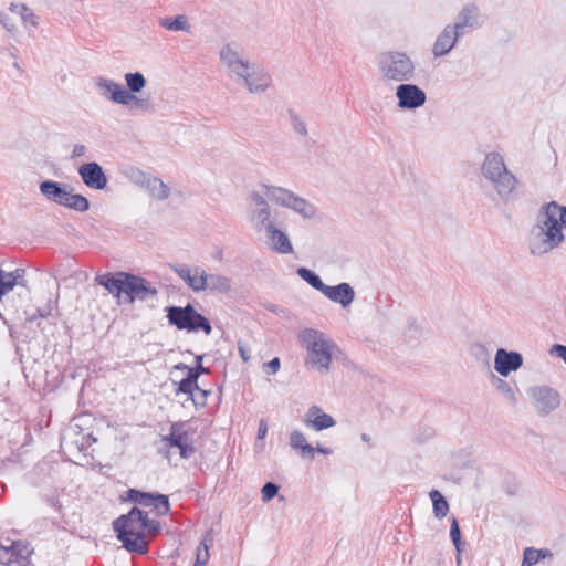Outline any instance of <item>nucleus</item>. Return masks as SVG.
Here are the masks:
<instances>
[{
    "label": "nucleus",
    "mask_w": 566,
    "mask_h": 566,
    "mask_svg": "<svg viewBox=\"0 0 566 566\" xmlns=\"http://www.w3.org/2000/svg\"><path fill=\"white\" fill-rule=\"evenodd\" d=\"M122 101L119 104L129 106L130 108H138V109H148L149 108V99L148 98H140L136 96L135 94H132L126 90L124 96H120Z\"/></svg>",
    "instance_id": "38"
},
{
    "label": "nucleus",
    "mask_w": 566,
    "mask_h": 566,
    "mask_svg": "<svg viewBox=\"0 0 566 566\" xmlns=\"http://www.w3.org/2000/svg\"><path fill=\"white\" fill-rule=\"evenodd\" d=\"M95 281L117 297H120V294L124 293L126 277L120 275V272L116 276L111 274L97 275Z\"/></svg>",
    "instance_id": "23"
},
{
    "label": "nucleus",
    "mask_w": 566,
    "mask_h": 566,
    "mask_svg": "<svg viewBox=\"0 0 566 566\" xmlns=\"http://www.w3.org/2000/svg\"><path fill=\"white\" fill-rule=\"evenodd\" d=\"M268 239L271 243V248L281 254L292 253L293 247L289 237L281 230L276 229L275 226L266 230Z\"/></svg>",
    "instance_id": "22"
},
{
    "label": "nucleus",
    "mask_w": 566,
    "mask_h": 566,
    "mask_svg": "<svg viewBox=\"0 0 566 566\" xmlns=\"http://www.w3.org/2000/svg\"><path fill=\"white\" fill-rule=\"evenodd\" d=\"M0 23L8 32L12 34L17 31L15 22L8 13L2 11H0Z\"/></svg>",
    "instance_id": "51"
},
{
    "label": "nucleus",
    "mask_w": 566,
    "mask_h": 566,
    "mask_svg": "<svg viewBox=\"0 0 566 566\" xmlns=\"http://www.w3.org/2000/svg\"><path fill=\"white\" fill-rule=\"evenodd\" d=\"M482 175L494 187L497 195L507 199L517 185L516 177L507 169L503 157L499 153H490L482 165Z\"/></svg>",
    "instance_id": "3"
},
{
    "label": "nucleus",
    "mask_w": 566,
    "mask_h": 566,
    "mask_svg": "<svg viewBox=\"0 0 566 566\" xmlns=\"http://www.w3.org/2000/svg\"><path fill=\"white\" fill-rule=\"evenodd\" d=\"M10 10L21 17V20L25 24V27L36 28L38 17L34 14V12L28 8L25 4H11Z\"/></svg>",
    "instance_id": "35"
},
{
    "label": "nucleus",
    "mask_w": 566,
    "mask_h": 566,
    "mask_svg": "<svg viewBox=\"0 0 566 566\" xmlns=\"http://www.w3.org/2000/svg\"><path fill=\"white\" fill-rule=\"evenodd\" d=\"M51 315V306L48 305L46 307H43V308H38L36 312L30 316H28L27 321L28 322H33L34 319L36 318H46Z\"/></svg>",
    "instance_id": "53"
},
{
    "label": "nucleus",
    "mask_w": 566,
    "mask_h": 566,
    "mask_svg": "<svg viewBox=\"0 0 566 566\" xmlns=\"http://www.w3.org/2000/svg\"><path fill=\"white\" fill-rule=\"evenodd\" d=\"M95 83L102 96L112 99L114 103H120L122 97L119 96H124L126 92V88H124L122 84L105 77H97Z\"/></svg>",
    "instance_id": "21"
},
{
    "label": "nucleus",
    "mask_w": 566,
    "mask_h": 566,
    "mask_svg": "<svg viewBox=\"0 0 566 566\" xmlns=\"http://www.w3.org/2000/svg\"><path fill=\"white\" fill-rule=\"evenodd\" d=\"M207 272L200 266H192L191 290L196 293L207 291Z\"/></svg>",
    "instance_id": "39"
},
{
    "label": "nucleus",
    "mask_w": 566,
    "mask_h": 566,
    "mask_svg": "<svg viewBox=\"0 0 566 566\" xmlns=\"http://www.w3.org/2000/svg\"><path fill=\"white\" fill-rule=\"evenodd\" d=\"M549 213L555 214V221L560 224V229L566 228V207H562L555 201L544 205Z\"/></svg>",
    "instance_id": "41"
},
{
    "label": "nucleus",
    "mask_w": 566,
    "mask_h": 566,
    "mask_svg": "<svg viewBox=\"0 0 566 566\" xmlns=\"http://www.w3.org/2000/svg\"><path fill=\"white\" fill-rule=\"evenodd\" d=\"M279 490L280 488L277 484L273 482H266L261 490L262 500L264 502L272 500L279 493Z\"/></svg>",
    "instance_id": "49"
},
{
    "label": "nucleus",
    "mask_w": 566,
    "mask_h": 566,
    "mask_svg": "<svg viewBox=\"0 0 566 566\" xmlns=\"http://www.w3.org/2000/svg\"><path fill=\"white\" fill-rule=\"evenodd\" d=\"M476 7L474 4L465 6L459 13L455 23L452 25L460 34L467 27H473L476 22Z\"/></svg>",
    "instance_id": "27"
},
{
    "label": "nucleus",
    "mask_w": 566,
    "mask_h": 566,
    "mask_svg": "<svg viewBox=\"0 0 566 566\" xmlns=\"http://www.w3.org/2000/svg\"><path fill=\"white\" fill-rule=\"evenodd\" d=\"M501 391L505 392V394H511L513 395V391H512V388L511 386L504 381V380H499V387H497Z\"/></svg>",
    "instance_id": "59"
},
{
    "label": "nucleus",
    "mask_w": 566,
    "mask_h": 566,
    "mask_svg": "<svg viewBox=\"0 0 566 566\" xmlns=\"http://www.w3.org/2000/svg\"><path fill=\"white\" fill-rule=\"evenodd\" d=\"M531 397L538 413L547 416L560 405L559 392L547 386H539L531 389Z\"/></svg>",
    "instance_id": "11"
},
{
    "label": "nucleus",
    "mask_w": 566,
    "mask_h": 566,
    "mask_svg": "<svg viewBox=\"0 0 566 566\" xmlns=\"http://www.w3.org/2000/svg\"><path fill=\"white\" fill-rule=\"evenodd\" d=\"M86 153V147L82 144H77L73 147L72 156L73 157H82Z\"/></svg>",
    "instance_id": "58"
},
{
    "label": "nucleus",
    "mask_w": 566,
    "mask_h": 566,
    "mask_svg": "<svg viewBox=\"0 0 566 566\" xmlns=\"http://www.w3.org/2000/svg\"><path fill=\"white\" fill-rule=\"evenodd\" d=\"M196 363H197V365L198 364H202V356L201 355L196 356Z\"/></svg>",
    "instance_id": "64"
},
{
    "label": "nucleus",
    "mask_w": 566,
    "mask_h": 566,
    "mask_svg": "<svg viewBox=\"0 0 566 566\" xmlns=\"http://www.w3.org/2000/svg\"><path fill=\"white\" fill-rule=\"evenodd\" d=\"M429 496L433 504L434 516L440 520L447 516L449 512V504L444 496L438 490H432L429 493Z\"/></svg>",
    "instance_id": "36"
},
{
    "label": "nucleus",
    "mask_w": 566,
    "mask_h": 566,
    "mask_svg": "<svg viewBox=\"0 0 566 566\" xmlns=\"http://www.w3.org/2000/svg\"><path fill=\"white\" fill-rule=\"evenodd\" d=\"M178 370H187V376L185 377L188 380H191L193 382V386L198 385V379L200 377L199 373L195 370L193 367H188L184 363H179L175 366Z\"/></svg>",
    "instance_id": "50"
},
{
    "label": "nucleus",
    "mask_w": 566,
    "mask_h": 566,
    "mask_svg": "<svg viewBox=\"0 0 566 566\" xmlns=\"http://www.w3.org/2000/svg\"><path fill=\"white\" fill-rule=\"evenodd\" d=\"M361 439L366 442H368L370 440V437L367 434V433H363L361 434Z\"/></svg>",
    "instance_id": "63"
},
{
    "label": "nucleus",
    "mask_w": 566,
    "mask_h": 566,
    "mask_svg": "<svg viewBox=\"0 0 566 566\" xmlns=\"http://www.w3.org/2000/svg\"><path fill=\"white\" fill-rule=\"evenodd\" d=\"M322 294L343 307L349 306L355 298V291L349 283H340L336 286L326 285Z\"/></svg>",
    "instance_id": "17"
},
{
    "label": "nucleus",
    "mask_w": 566,
    "mask_h": 566,
    "mask_svg": "<svg viewBox=\"0 0 566 566\" xmlns=\"http://www.w3.org/2000/svg\"><path fill=\"white\" fill-rule=\"evenodd\" d=\"M289 209H292L304 218H313L316 213V209L312 203L296 195H294Z\"/></svg>",
    "instance_id": "32"
},
{
    "label": "nucleus",
    "mask_w": 566,
    "mask_h": 566,
    "mask_svg": "<svg viewBox=\"0 0 566 566\" xmlns=\"http://www.w3.org/2000/svg\"><path fill=\"white\" fill-rule=\"evenodd\" d=\"M126 176L130 179V181L144 188L147 184V180L150 178V175L136 167H130L127 170Z\"/></svg>",
    "instance_id": "44"
},
{
    "label": "nucleus",
    "mask_w": 566,
    "mask_h": 566,
    "mask_svg": "<svg viewBox=\"0 0 566 566\" xmlns=\"http://www.w3.org/2000/svg\"><path fill=\"white\" fill-rule=\"evenodd\" d=\"M304 423L316 431H322L334 427L336 421L332 416L325 413L318 406L314 405L308 408Z\"/></svg>",
    "instance_id": "19"
},
{
    "label": "nucleus",
    "mask_w": 566,
    "mask_h": 566,
    "mask_svg": "<svg viewBox=\"0 0 566 566\" xmlns=\"http://www.w3.org/2000/svg\"><path fill=\"white\" fill-rule=\"evenodd\" d=\"M120 275L126 277L124 294L129 303H133L135 300L147 301L157 296V289L146 279L126 272H120Z\"/></svg>",
    "instance_id": "8"
},
{
    "label": "nucleus",
    "mask_w": 566,
    "mask_h": 566,
    "mask_svg": "<svg viewBox=\"0 0 566 566\" xmlns=\"http://www.w3.org/2000/svg\"><path fill=\"white\" fill-rule=\"evenodd\" d=\"M69 185L54 180H44L40 184L41 193L50 201L62 206L69 195Z\"/></svg>",
    "instance_id": "20"
},
{
    "label": "nucleus",
    "mask_w": 566,
    "mask_h": 566,
    "mask_svg": "<svg viewBox=\"0 0 566 566\" xmlns=\"http://www.w3.org/2000/svg\"><path fill=\"white\" fill-rule=\"evenodd\" d=\"M560 224L555 221V214L549 213L543 206L537 214L536 224L530 237V250L534 255L546 254L564 241Z\"/></svg>",
    "instance_id": "1"
},
{
    "label": "nucleus",
    "mask_w": 566,
    "mask_h": 566,
    "mask_svg": "<svg viewBox=\"0 0 566 566\" xmlns=\"http://www.w3.org/2000/svg\"><path fill=\"white\" fill-rule=\"evenodd\" d=\"M239 353L243 361H248L250 359V352L243 346H239Z\"/></svg>",
    "instance_id": "60"
},
{
    "label": "nucleus",
    "mask_w": 566,
    "mask_h": 566,
    "mask_svg": "<svg viewBox=\"0 0 566 566\" xmlns=\"http://www.w3.org/2000/svg\"><path fill=\"white\" fill-rule=\"evenodd\" d=\"M398 106L402 109H415L424 105L427 96L423 90L415 84L401 83L396 91Z\"/></svg>",
    "instance_id": "13"
},
{
    "label": "nucleus",
    "mask_w": 566,
    "mask_h": 566,
    "mask_svg": "<svg viewBox=\"0 0 566 566\" xmlns=\"http://www.w3.org/2000/svg\"><path fill=\"white\" fill-rule=\"evenodd\" d=\"M281 361L279 357H274L272 360H270L266 364V367L269 368V374H276L280 369Z\"/></svg>",
    "instance_id": "55"
},
{
    "label": "nucleus",
    "mask_w": 566,
    "mask_h": 566,
    "mask_svg": "<svg viewBox=\"0 0 566 566\" xmlns=\"http://www.w3.org/2000/svg\"><path fill=\"white\" fill-rule=\"evenodd\" d=\"M315 451L319 452V453H323V454H331L332 453V450L328 449V448H325V447H322V446H317L316 448H314Z\"/></svg>",
    "instance_id": "62"
},
{
    "label": "nucleus",
    "mask_w": 566,
    "mask_h": 566,
    "mask_svg": "<svg viewBox=\"0 0 566 566\" xmlns=\"http://www.w3.org/2000/svg\"><path fill=\"white\" fill-rule=\"evenodd\" d=\"M24 275H25V270L21 269V268H18L11 272H6L7 280H8V282H10V286L12 290L17 285L28 287Z\"/></svg>",
    "instance_id": "43"
},
{
    "label": "nucleus",
    "mask_w": 566,
    "mask_h": 566,
    "mask_svg": "<svg viewBox=\"0 0 566 566\" xmlns=\"http://www.w3.org/2000/svg\"><path fill=\"white\" fill-rule=\"evenodd\" d=\"M220 61L237 82L252 69L253 64L233 45L226 44L220 51Z\"/></svg>",
    "instance_id": "7"
},
{
    "label": "nucleus",
    "mask_w": 566,
    "mask_h": 566,
    "mask_svg": "<svg viewBox=\"0 0 566 566\" xmlns=\"http://www.w3.org/2000/svg\"><path fill=\"white\" fill-rule=\"evenodd\" d=\"M128 92L132 94L139 93L146 85V80L140 72L127 73L125 75Z\"/></svg>",
    "instance_id": "40"
},
{
    "label": "nucleus",
    "mask_w": 566,
    "mask_h": 566,
    "mask_svg": "<svg viewBox=\"0 0 566 566\" xmlns=\"http://www.w3.org/2000/svg\"><path fill=\"white\" fill-rule=\"evenodd\" d=\"M553 353H555L558 357H560L566 364V346L556 344L553 346Z\"/></svg>",
    "instance_id": "56"
},
{
    "label": "nucleus",
    "mask_w": 566,
    "mask_h": 566,
    "mask_svg": "<svg viewBox=\"0 0 566 566\" xmlns=\"http://www.w3.org/2000/svg\"><path fill=\"white\" fill-rule=\"evenodd\" d=\"M62 206L78 212H85L90 209V201L83 195L70 191Z\"/></svg>",
    "instance_id": "34"
},
{
    "label": "nucleus",
    "mask_w": 566,
    "mask_h": 566,
    "mask_svg": "<svg viewBox=\"0 0 566 566\" xmlns=\"http://www.w3.org/2000/svg\"><path fill=\"white\" fill-rule=\"evenodd\" d=\"M377 66L386 82H408L415 76V63L403 52L387 51L378 55Z\"/></svg>",
    "instance_id": "4"
},
{
    "label": "nucleus",
    "mask_w": 566,
    "mask_h": 566,
    "mask_svg": "<svg viewBox=\"0 0 566 566\" xmlns=\"http://www.w3.org/2000/svg\"><path fill=\"white\" fill-rule=\"evenodd\" d=\"M144 518L145 512L135 506L127 514L120 515L113 522L117 538L129 553L140 555L148 553V542L142 525Z\"/></svg>",
    "instance_id": "2"
},
{
    "label": "nucleus",
    "mask_w": 566,
    "mask_h": 566,
    "mask_svg": "<svg viewBox=\"0 0 566 566\" xmlns=\"http://www.w3.org/2000/svg\"><path fill=\"white\" fill-rule=\"evenodd\" d=\"M252 94L265 92L272 84L271 75L263 69L252 66L240 80Z\"/></svg>",
    "instance_id": "14"
},
{
    "label": "nucleus",
    "mask_w": 566,
    "mask_h": 566,
    "mask_svg": "<svg viewBox=\"0 0 566 566\" xmlns=\"http://www.w3.org/2000/svg\"><path fill=\"white\" fill-rule=\"evenodd\" d=\"M159 25L170 31H189L190 24L188 18L184 14H179L176 18H160Z\"/></svg>",
    "instance_id": "33"
},
{
    "label": "nucleus",
    "mask_w": 566,
    "mask_h": 566,
    "mask_svg": "<svg viewBox=\"0 0 566 566\" xmlns=\"http://www.w3.org/2000/svg\"><path fill=\"white\" fill-rule=\"evenodd\" d=\"M193 368H195L196 371L199 373V375L208 374L209 373V368L203 367L202 364H198Z\"/></svg>",
    "instance_id": "61"
},
{
    "label": "nucleus",
    "mask_w": 566,
    "mask_h": 566,
    "mask_svg": "<svg viewBox=\"0 0 566 566\" xmlns=\"http://www.w3.org/2000/svg\"><path fill=\"white\" fill-rule=\"evenodd\" d=\"M450 537L452 539V543H453L457 552L460 554L462 552L461 531H460L458 520L454 516L452 517V521H451Z\"/></svg>",
    "instance_id": "48"
},
{
    "label": "nucleus",
    "mask_w": 566,
    "mask_h": 566,
    "mask_svg": "<svg viewBox=\"0 0 566 566\" xmlns=\"http://www.w3.org/2000/svg\"><path fill=\"white\" fill-rule=\"evenodd\" d=\"M178 449H179L180 457L184 459H189L196 452L195 447L191 443H189L188 441H185L181 444V447H179Z\"/></svg>",
    "instance_id": "52"
},
{
    "label": "nucleus",
    "mask_w": 566,
    "mask_h": 566,
    "mask_svg": "<svg viewBox=\"0 0 566 566\" xmlns=\"http://www.w3.org/2000/svg\"><path fill=\"white\" fill-rule=\"evenodd\" d=\"M250 199L252 202V206L249 211V219L252 222L254 229L258 232H261L263 230H269L271 227H273V222L270 220L271 217V210L270 207L264 199V197L253 191L250 193Z\"/></svg>",
    "instance_id": "9"
},
{
    "label": "nucleus",
    "mask_w": 566,
    "mask_h": 566,
    "mask_svg": "<svg viewBox=\"0 0 566 566\" xmlns=\"http://www.w3.org/2000/svg\"><path fill=\"white\" fill-rule=\"evenodd\" d=\"M523 365V357L517 352L497 349L494 359V368L501 376H509L511 371L517 370Z\"/></svg>",
    "instance_id": "16"
},
{
    "label": "nucleus",
    "mask_w": 566,
    "mask_h": 566,
    "mask_svg": "<svg viewBox=\"0 0 566 566\" xmlns=\"http://www.w3.org/2000/svg\"><path fill=\"white\" fill-rule=\"evenodd\" d=\"M171 269L191 290L192 266L177 264L172 265Z\"/></svg>",
    "instance_id": "47"
},
{
    "label": "nucleus",
    "mask_w": 566,
    "mask_h": 566,
    "mask_svg": "<svg viewBox=\"0 0 566 566\" xmlns=\"http://www.w3.org/2000/svg\"><path fill=\"white\" fill-rule=\"evenodd\" d=\"M166 312L169 325L180 331L189 333L202 331L206 335H210L212 332L210 321L198 313L190 303L186 306H168Z\"/></svg>",
    "instance_id": "5"
},
{
    "label": "nucleus",
    "mask_w": 566,
    "mask_h": 566,
    "mask_svg": "<svg viewBox=\"0 0 566 566\" xmlns=\"http://www.w3.org/2000/svg\"><path fill=\"white\" fill-rule=\"evenodd\" d=\"M262 187L265 189V196L271 201H273L282 207H285V208H289V206L295 195L291 190H287L285 188H281V187L268 186V185H263Z\"/></svg>",
    "instance_id": "25"
},
{
    "label": "nucleus",
    "mask_w": 566,
    "mask_h": 566,
    "mask_svg": "<svg viewBox=\"0 0 566 566\" xmlns=\"http://www.w3.org/2000/svg\"><path fill=\"white\" fill-rule=\"evenodd\" d=\"M297 274L301 279H303L306 283H308L313 289L323 293L326 284L321 280V277L314 273L313 271L306 268H298Z\"/></svg>",
    "instance_id": "37"
},
{
    "label": "nucleus",
    "mask_w": 566,
    "mask_h": 566,
    "mask_svg": "<svg viewBox=\"0 0 566 566\" xmlns=\"http://www.w3.org/2000/svg\"><path fill=\"white\" fill-rule=\"evenodd\" d=\"M195 392H197V396H195L197 399V403L195 405L203 407L206 405V400L210 391L200 388V390H195Z\"/></svg>",
    "instance_id": "54"
},
{
    "label": "nucleus",
    "mask_w": 566,
    "mask_h": 566,
    "mask_svg": "<svg viewBox=\"0 0 566 566\" xmlns=\"http://www.w3.org/2000/svg\"><path fill=\"white\" fill-rule=\"evenodd\" d=\"M78 175L83 182L92 189L102 190L107 185V177L102 166L95 161L83 164L78 168Z\"/></svg>",
    "instance_id": "15"
},
{
    "label": "nucleus",
    "mask_w": 566,
    "mask_h": 566,
    "mask_svg": "<svg viewBox=\"0 0 566 566\" xmlns=\"http://www.w3.org/2000/svg\"><path fill=\"white\" fill-rule=\"evenodd\" d=\"M213 542L212 532L208 531L196 549V560L193 566H206L209 560V546Z\"/></svg>",
    "instance_id": "30"
},
{
    "label": "nucleus",
    "mask_w": 566,
    "mask_h": 566,
    "mask_svg": "<svg viewBox=\"0 0 566 566\" xmlns=\"http://www.w3.org/2000/svg\"><path fill=\"white\" fill-rule=\"evenodd\" d=\"M553 558V553L548 548L536 549L527 547L524 551L522 566H534L541 559Z\"/></svg>",
    "instance_id": "31"
},
{
    "label": "nucleus",
    "mask_w": 566,
    "mask_h": 566,
    "mask_svg": "<svg viewBox=\"0 0 566 566\" xmlns=\"http://www.w3.org/2000/svg\"><path fill=\"white\" fill-rule=\"evenodd\" d=\"M145 189H147L149 195L157 200H165L170 195L169 187L160 178L153 176L147 180Z\"/></svg>",
    "instance_id": "29"
},
{
    "label": "nucleus",
    "mask_w": 566,
    "mask_h": 566,
    "mask_svg": "<svg viewBox=\"0 0 566 566\" xmlns=\"http://www.w3.org/2000/svg\"><path fill=\"white\" fill-rule=\"evenodd\" d=\"M206 284L207 291L212 293L228 294L232 289L231 279L218 273H207Z\"/></svg>",
    "instance_id": "24"
},
{
    "label": "nucleus",
    "mask_w": 566,
    "mask_h": 566,
    "mask_svg": "<svg viewBox=\"0 0 566 566\" xmlns=\"http://www.w3.org/2000/svg\"><path fill=\"white\" fill-rule=\"evenodd\" d=\"M143 525V532L148 534L151 537H155L158 535L161 531L160 522L157 520H150L148 518V513L145 512V518L142 522Z\"/></svg>",
    "instance_id": "46"
},
{
    "label": "nucleus",
    "mask_w": 566,
    "mask_h": 566,
    "mask_svg": "<svg viewBox=\"0 0 566 566\" xmlns=\"http://www.w3.org/2000/svg\"><path fill=\"white\" fill-rule=\"evenodd\" d=\"M195 390H200L199 385L193 386V382L191 380L184 378L179 381L176 392L188 395L189 399H191L193 403H197Z\"/></svg>",
    "instance_id": "45"
},
{
    "label": "nucleus",
    "mask_w": 566,
    "mask_h": 566,
    "mask_svg": "<svg viewBox=\"0 0 566 566\" xmlns=\"http://www.w3.org/2000/svg\"><path fill=\"white\" fill-rule=\"evenodd\" d=\"M290 446L295 449L300 450V454L303 458H314L315 449L307 443L306 438L304 433L300 430H293L290 434Z\"/></svg>",
    "instance_id": "26"
},
{
    "label": "nucleus",
    "mask_w": 566,
    "mask_h": 566,
    "mask_svg": "<svg viewBox=\"0 0 566 566\" xmlns=\"http://www.w3.org/2000/svg\"><path fill=\"white\" fill-rule=\"evenodd\" d=\"M289 117L294 132L302 137H306L308 134L307 126L301 116L293 109H289Z\"/></svg>",
    "instance_id": "42"
},
{
    "label": "nucleus",
    "mask_w": 566,
    "mask_h": 566,
    "mask_svg": "<svg viewBox=\"0 0 566 566\" xmlns=\"http://www.w3.org/2000/svg\"><path fill=\"white\" fill-rule=\"evenodd\" d=\"M189 440V433L184 430L182 422H174L170 427V433L163 437L169 447L179 448L185 441Z\"/></svg>",
    "instance_id": "28"
},
{
    "label": "nucleus",
    "mask_w": 566,
    "mask_h": 566,
    "mask_svg": "<svg viewBox=\"0 0 566 566\" xmlns=\"http://www.w3.org/2000/svg\"><path fill=\"white\" fill-rule=\"evenodd\" d=\"M268 433V424L265 422V420H261L260 423H259V428H258V439L262 440L265 438Z\"/></svg>",
    "instance_id": "57"
},
{
    "label": "nucleus",
    "mask_w": 566,
    "mask_h": 566,
    "mask_svg": "<svg viewBox=\"0 0 566 566\" xmlns=\"http://www.w3.org/2000/svg\"><path fill=\"white\" fill-rule=\"evenodd\" d=\"M127 499L142 506L151 507L158 515H167L170 511L169 499L164 494L129 489L127 491Z\"/></svg>",
    "instance_id": "10"
},
{
    "label": "nucleus",
    "mask_w": 566,
    "mask_h": 566,
    "mask_svg": "<svg viewBox=\"0 0 566 566\" xmlns=\"http://www.w3.org/2000/svg\"><path fill=\"white\" fill-rule=\"evenodd\" d=\"M32 553L30 545L20 541L12 542L9 546H0V564L6 566H27Z\"/></svg>",
    "instance_id": "12"
},
{
    "label": "nucleus",
    "mask_w": 566,
    "mask_h": 566,
    "mask_svg": "<svg viewBox=\"0 0 566 566\" xmlns=\"http://www.w3.org/2000/svg\"><path fill=\"white\" fill-rule=\"evenodd\" d=\"M460 33L452 27L447 25L443 31L438 35L433 48L432 53L436 57L446 55L449 53L452 48L455 45Z\"/></svg>",
    "instance_id": "18"
},
{
    "label": "nucleus",
    "mask_w": 566,
    "mask_h": 566,
    "mask_svg": "<svg viewBox=\"0 0 566 566\" xmlns=\"http://www.w3.org/2000/svg\"><path fill=\"white\" fill-rule=\"evenodd\" d=\"M300 339L302 345L307 349L313 364L328 370L332 360V344L325 338L324 334L315 329H305L300 335Z\"/></svg>",
    "instance_id": "6"
}]
</instances>
